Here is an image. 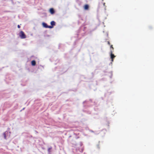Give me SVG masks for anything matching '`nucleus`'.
Returning <instances> with one entry per match:
<instances>
[{
	"label": "nucleus",
	"mask_w": 154,
	"mask_h": 154,
	"mask_svg": "<svg viewBox=\"0 0 154 154\" xmlns=\"http://www.w3.org/2000/svg\"><path fill=\"white\" fill-rule=\"evenodd\" d=\"M110 57L112 59V61H113V58L115 57V56L114 55V54H112V51H110Z\"/></svg>",
	"instance_id": "obj_2"
},
{
	"label": "nucleus",
	"mask_w": 154,
	"mask_h": 154,
	"mask_svg": "<svg viewBox=\"0 0 154 154\" xmlns=\"http://www.w3.org/2000/svg\"><path fill=\"white\" fill-rule=\"evenodd\" d=\"M111 48H112L113 49V47H112V45H111Z\"/></svg>",
	"instance_id": "obj_12"
},
{
	"label": "nucleus",
	"mask_w": 154,
	"mask_h": 154,
	"mask_svg": "<svg viewBox=\"0 0 154 154\" xmlns=\"http://www.w3.org/2000/svg\"><path fill=\"white\" fill-rule=\"evenodd\" d=\"M108 44L109 45V44H110V43H109V42H108Z\"/></svg>",
	"instance_id": "obj_14"
},
{
	"label": "nucleus",
	"mask_w": 154,
	"mask_h": 154,
	"mask_svg": "<svg viewBox=\"0 0 154 154\" xmlns=\"http://www.w3.org/2000/svg\"><path fill=\"white\" fill-rule=\"evenodd\" d=\"M17 27H18V28H20V26L19 25H18L17 26Z\"/></svg>",
	"instance_id": "obj_11"
},
{
	"label": "nucleus",
	"mask_w": 154,
	"mask_h": 154,
	"mask_svg": "<svg viewBox=\"0 0 154 154\" xmlns=\"http://www.w3.org/2000/svg\"><path fill=\"white\" fill-rule=\"evenodd\" d=\"M20 36L22 39L26 38V37L25 35L24 34V32L22 31H21L20 32Z\"/></svg>",
	"instance_id": "obj_1"
},
{
	"label": "nucleus",
	"mask_w": 154,
	"mask_h": 154,
	"mask_svg": "<svg viewBox=\"0 0 154 154\" xmlns=\"http://www.w3.org/2000/svg\"><path fill=\"white\" fill-rule=\"evenodd\" d=\"M52 149L51 147L49 148L48 149V152L49 153L50 152V150L51 149Z\"/></svg>",
	"instance_id": "obj_10"
},
{
	"label": "nucleus",
	"mask_w": 154,
	"mask_h": 154,
	"mask_svg": "<svg viewBox=\"0 0 154 154\" xmlns=\"http://www.w3.org/2000/svg\"><path fill=\"white\" fill-rule=\"evenodd\" d=\"M42 25L45 28H47L48 25L47 24L45 23H42Z\"/></svg>",
	"instance_id": "obj_4"
},
{
	"label": "nucleus",
	"mask_w": 154,
	"mask_h": 154,
	"mask_svg": "<svg viewBox=\"0 0 154 154\" xmlns=\"http://www.w3.org/2000/svg\"><path fill=\"white\" fill-rule=\"evenodd\" d=\"M53 27V26H48L47 28H52Z\"/></svg>",
	"instance_id": "obj_9"
},
{
	"label": "nucleus",
	"mask_w": 154,
	"mask_h": 154,
	"mask_svg": "<svg viewBox=\"0 0 154 154\" xmlns=\"http://www.w3.org/2000/svg\"><path fill=\"white\" fill-rule=\"evenodd\" d=\"M89 6L88 5H86L84 6V9L85 10H87L88 9Z\"/></svg>",
	"instance_id": "obj_5"
},
{
	"label": "nucleus",
	"mask_w": 154,
	"mask_h": 154,
	"mask_svg": "<svg viewBox=\"0 0 154 154\" xmlns=\"http://www.w3.org/2000/svg\"><path fill=\"white\" fill-rule=\"evenodd\" d=\"M102 0L103 1V0Z\"/></svg>",
	"instance_id": "obj_15"
},
{
	"label": "nucleus",
	"mask_w": 154,
	"mask_h": 154,
	"mask_svg": "<svg viewBox=\"0 0 154 154\" xmlns=\"http://www.w3.org/2000/svg\"><path fill=\"white\" fill-rule=\"evenodd\" d=\"M105 3H103V5L104 6H105Z\"/></svg>",
	"instance_id": "obj_13"
},
{
	"label": "nucleus",
	"mask_w": 154,
	"mask_h": 154,
	"mask_svg": "<svg viewBox=\"0 0 154 154\" xmlns=\"http://www.w3.org/2000/svg\"><path fill=\"white\" fill-rule=\"evenodd\" d=\"M32 65V66H35V65L36 63L35 60H32L31 62Z\"/></svg>",
	"instance_id": "obj_6"
},
{
	"label": "nucleus",
	"mask_w": 154,
	"mask_h": 154,
	"mask_svg": "<svg viewBox=\"0 0 154 154\" xmlns=\"http://www.w3.org/2000/svg\"><path fill=\"white\" fill-rule=\"evenodd\" d=\"M51 14H53L54 13V11L53 8H51L49 10Z\"/></svg>",
	"instance_id": "obj_3"
},
{
	"label": "nucleus",
	"mask_w": 154,
	"mask_h": 154,
	"mask_svg": "<svg viewBox=\"0 0 154 154\" xmlns=\"http://www.w3.org/2000/svg\"><path fill=\"white\" fill-rule=\"evenodd\" d=\"M8 133L7 132H5L4 133V138L5 139H6V135L7 134V133Z\"/></svg>",
	"instance_id": "obj_8"
},
{
	"label": "nucleus",
	"mask_w": 154,
	"mask_h": 154,
	"mask_svg": "<svg viewBox=\"0 0 154 154\" xmlns=\"http://www.w3.org/2000/svg\"><path fill=\"white\" fill-rule=\"evenodd\" d=\"M51 24L52 26H54L55 24V23L54 21H52L51 22Z\"/></svg>",
	"instance_id": "obj_7"
}]
</instances>
